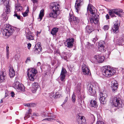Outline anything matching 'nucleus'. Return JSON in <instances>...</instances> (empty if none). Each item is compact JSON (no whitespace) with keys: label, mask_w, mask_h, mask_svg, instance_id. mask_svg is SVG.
Listing matches in <instances>:
<instances>
[{"label":"nucleus","mask_w":124,"mask_h":124,"mask_svg":"<svg viewBox=\"0 0 124 124\" xmlns=\"http://www.w3.org/2000/svg\"><path fill=\"white\" fill-rule=\"evenodd\" d=\"M37 8V7L36 6L34 5L33 7V11H34L36 9V8Z\"/></svg>","instance_id":"nucleus-53"},{"label":"nucleus","mask_w":124,"mask_h":124,"mask_svg":"<svg viewBox=\"0 0 124 124\" xmlns=\"http://www.w3.org/2000/svg\"><path fill=\"white\" fill-rule=\"evenodd\" d=\"M97 106V102L95 101H93V107L96 108Z\"/></svg>","instance_id":"nucleus-39"},{"label":"nucleus","mask_w":124,"mask_h":124,"mask_svg":"<svg viewBox=\"0 0 124 124\" xmlns=\"http://www.w3.org/2000/svg\"><path fill=\"white\" fill-rule=\"evenodd\" d=\"M114 10L116 11V12H115L116 14L118 15V16L120 17L122 15L120 14L121 13L123 12L122 9H114Z\"/></svg>","instance_id":"nucleus-29"},{"label":"nucleus","mask_w":124,"mask_h":124,"mask_svg":"<svg viewBox=\"0 0 124 124\" xmlns=\"http://www.w3.org/2000/svg\"><path fill=\"white\" fill-rule=\"evenodd\" d=\"M26 36L27 40H31L34 39V36L30 31H29L26 33Z\"/></svg>","instance_id":"nucleus-22"},{"label":"nucleus","mask_w":124,"mask_h":124,"mask_svg":"<svg viewBox=\"0 0 124 124\" xmlns=\"http://www.w3.org/2000/svg\"><path fill=\"white\" fill-rule=\"evenodd\" d=\"M37 2V0H33V3H35Z\"/></svg>","instance_id":"nucleus-60"},{"label":"nucleus","mask_w":124,"mask_h":124,"mask_svg":"<svg viewBox=\"0 0 124 124\" xmlns=\"http://www.w3.org/2000/svg\"><path fill=\"white\" fill-rule=\"evenodd\" d=\"M93 87L94 88V90L95 93L96 92V91L98 90L99 89V86L98 84L97 83L94 82L93 83Z\"/></svg>","instance_id":"nucleus-31"},{"label":"nucleus","mask_w":124,"mask_h":124,"mask_svg":"<svg viewBox=\"0 0 124 124\" xmlns=\"http://www.w3.org/2000/svg\"><path fill=\"white\" fill-rule=\"evenodd\" d=\"M27 47H28V48L29 49L31 47V44L30 43H28L27 44Z\"/></svg>","instance_id":"nucleus-52"},{"label":"nucleus","mask_w":124,"mask_h":124,"mask_svg":"<svg viewBox=\"0 0 124 124\" xmlns=\"http://www.w3.org/2000/svg\"><path fill=\"white\" fill-rule=\"evenodd\" d=\"M6 57L7 58V59H8L9 58V47L7 45L6 47Z\"/></svg>","instance_id":"nucleus-36"},{"label":"nucleus","mask_w":124,"mask_h":124,"mask_svg":"<svg viewBox=\"0 0 124 124\" xmlns=\"http://www.w3.org/2000/svg\"><path fill=\"white\" fill-rule=\"evenodd\" d=\"M112 100H111L110 102L112 104V103L114 106L116 107L120 104V102L121 100V99L118 97H117L114 98L113 99H112Z\"/></svg>","instance_id":"nucleus-12"},{"label":"nucleus","mask_w":124,"mask_h":124,"mask_svg":"<svg viewBox=\"0 0 124 124\" xmlns=\"http://www.w3.org/2000/svg\"><path fill=\"white\" fill-rule=\"evenodd\" d=\"M82 70L83 73L85 75H88L90 73V70L88 67L84 64L82 65Z\"/></svg>","instance_id":"nucleus-17"},{"label":"nucleus","mask_w":124,"mask_h":124,"mask_svg":"<svg viewBox=\"0 0 124 124\" xmlns=\"http://www.w3.org/2000/svg\"><path fill=\"white\" fill-rule=\"evenodd\" d=\"M11 96L12 97H13L14 96V95H15V94L13 92H12L11 93Z\"/></svg>","instance_id":"nucleus-56"},{"label":"nucleus","mask_w":124,"mask_h":124,"mask_svg":"<svg viewBox=\"0 0 124 124\" xmlns=\"http://www.w3.org/2000/svg\"><path fill=\"white\" fill-rule=\"evenodd\" d=\"M106 17L107 19H109V16L108 14H107L106 16Z\"/></svg>","instance_id":"nucleus-54"},{"label":"nucleus","mask_w":124,"mask_h":124,"mask_svg":"<svg viewBox=\"0 0 124 124\" xmlns=\"http://www.w3.org/2000/svg\"><path fill=\"white\" fill-rule=\"evenodd\" d=\"M3 102V101L2 100V99H1V101H0V103H2V102Z\"/></svg>","instance_id":"nucleus-64"},{"label":"nucleus","mask_w":124,"mask_h":124,"mask_svg":"<svg viewBox=\"0 0 124 124\" xmlns=\"http://www.w3.org/2000/svg\"><path fill=\"white\" fill-rule=\"evenodd\" d=\"M23 16L24 17L26 16L27 15V13L26 11L23 13Z\"/></svg>","instance_id":"nucleus-48"},{"label":"nucleus","mask_w":124,"mask_h":124,"mask_svg":"<svg viewBox=\"0 0 124 124\" xmlns=\"http://www.w3.org/2000/svg\"><path fill=\"white\" fill-rule=\"evenodd\" d=\"M120 24L118 23H115L114 25L112 27L111 31H112L114 33H117L119 32V28Z\"/></svg>","instance_id":"nucleus-14"},{"label":"nucleus","mask_w":124,"mask_h":124,"mask_svg":"<svg viewBox=\"0 0 124 124\" xmlns=\"http://www.w3.org/2000/svg\"><path fill=\"white\" fill-rule=\"evenodd\" d=\"M83 3V0H76L75 5L76 11L78 13L80 10V7Z\"/></svg>","instance_id":"nucleus-11"},{"label":"nucleus","mask_w":124,"mask_h":124,"mask_svg":"<svg viewBox=\"0 0 124 124\" xmlns=\"http://www.w3.org/2000/svg\"><path fill=\"white\" fill-rule=\"evenodd\" d=\"M60 5L56 2H53L50 5V8L52 9L53 10L55 11L58 12L59 11L60 8Z\"/></svg>","instance_id":"nucleus-8"},{"label":"nucleus","mask_w":124,"mask_h":124,"mask_svg":"<svg viewBox=\"0 0 124 124\" xmlns=\"http://www.w3.org/2000/svg\"><path fill=\"white\" fill-rule=\"evenodd\" d=\"M51 115H49V114L48 113V118L45 119L43 120H47L48 121H52V120L54 119L55 118V116L53 115L52 114H50Z\"/></svg>","instance_id":"nucleus-24"},{"label":"nucleus","mask_w":124,"mask_h":124,"mask_svg":"<svg viewBox=\"0 0 124 124\" xmlns=\"http://www.w3.org/2000/svg\"><path fill=\"white\" fill-rule=\"evenodd\" d=\"M109 28V27L108 25L104 26L103 28V29L105 31L107 30Z\"/></svg>","instance_id":"nucleus-41"},{"label":"nucleus","mask_w":124,"mask_h":124,"mask_svg":"<svg viewBox=\"0 0 124 124\" xmlns=\"http://www.w3.org/2000/svg\"><path fill=\"white\" fill-rule=\"evenodd\" d=\"M79 124H85L86 121L84 116H79L78 119Z\"/></svg>","instance_id":"nucleus-23"},{"label":"nucleus","mask_w":124,"mask_h":124,"mask_svg":"<svg viewBox=\"0 0 124 124\" xmlns=\"http://www.w3.org/2000/svg\"><path fill=\"white\" fill-rule=\"evenodd\" d=\"M8 14L4 12L2 15V16L3 19L6 21L8 18Z\"/></svg>","instance_id":"nucleus-35"},{"label":"nucleus","mask_w":124,"mask_h":124,"mask_svg":"<svg viewBox=\"0 0 124 124\" xmlns=\"http://www.w3.org/2000/svg\"><path fill=\"white\" fill-rule=\"evenodd\" d=\"M37 73V70L33 68L29 69L28 70L27 75L29 79L33 81L35 79V76Z\"/></svg>","instance_id":"nucleus-2"},{"label":"nucleus","mask_w":124,"mask_h":124,"mask_svg":"<svg viewBox=\"0 0 124 124\" xmlns=\"http://www.w3.org/2000/svg\"><path fill=\"white\" fill-rule=\"evenodd\" d=\"M57 12L54 11H54L53 10V11L49 14V16L51 17L55 18L57 16Z\"/></svg>","instance_id":"nucleus-25"},{"label":"nucleus","mask_w":124,"mask_h":124,"mask_svg":"<svg viewBox=\"0 0 124 124\" xmlns=\"http://www.w3.org/2000/svg\"><path fill=\"white\" fill-rule=\"evenodd\" d=\"M101 70L104 76L108 78L112 76L116 73V71L109 66H104L102 68Z\"/></svg>","instance_id":"nucleus-1"},{"label":"nucleus","mask_w":124,"mask_h":124,"mask_svg":"<svg viewBox=\"0 0 124 124\" xmlns=\"http://www.w3.org/2000/svg\"><path fill=\"white\" fill-rule=\"evenodd\" d=\"M111 83V87L112 91L113 92L115 93V92H116L117 90L118 86V84L116 80H114L112 81Z\"/></svg>","instance_id":"nucleus-16"},{"label":"nucleus","mask_w":124,"mask_h":124,"mask_svg":"<svg viewBox=\"0 0 124 124\" xmlns=\"http://www.w3.org/2000/svg\"><path fill=\"white\" fill-rule=\"evenodd\" d=\"M93 87V85H91L90 86L88 91V93L89 94L92 96L93 95V91H92Z\"/></svg>","instance_id":"nucleus-30"},{"label":"nucleus","mask_w":124,"mask_h":124,"mask_svg":"<svg viewBox=\"0 0 124 124\" xmlns=\"http://www.w3.org/2000/svg\"><path fill=\"white\" fill-rule=\"evenodd\" d=\"M14 31V29L11 26H9L4 29L2 32L3 35H4L6 38H8L13 33Z\"/></svg>","instance_id":"nucleus-3"},{"label":"nucleus","mask_w":124,"mask_h":124,"mask_svg":"<svg viewBox=\"0 0 124 124\" xmlns=\"http://www.w3.org/2000/svg\"><path fill=\"white\" fill-rule=\"evenodd\" d=\"M99 50L102 52H105L107 49V47L105 46V42L103 41H101L98 43Z\"/></svg>","instance_id":"nucleus-5"},{"label":"nucleus","mask_w":124,"mask_h":124,"mask_svg":"<svg viewBox=\"0 0 124 124\" xmlns=\"http://www.w3.org/2000/svg\"><path fill=\"white\" fill-rule=\"evenodd\" d=\"M36 46H37L38 47H41L40 43L39 42L36 45Z\"/></svg>","instance_id":"nucleus-51"},{"label":"nucleus","mask_w":124,"mask_h":124,"mask_svg":"<svg viewBox=\"0 0 124 124\" xmlns=\"http://www.w3.org/2000/svg\"><path fill=\"white\" fill-rule=\"evenodd\" d=\"M70 17L69 19V20L70 22L75 23H78L79 20L78 18L76 17L70 15Z\"/></svg>","instance_id":"nucleus-18"},{"label":"nucleus","mask_w":124,"mask_h":124,"mask_svg":"<svg viewBox=\"0 0 124 124\" xmlns=\"http://www.w3.org/2000/svg\"><path fill=\"white\" fill-rule=\"evenodd\" d=\"M115 10H114V9H113L112 10H110L109 12V13L110 16H112V15H113V14L114 13L116 14L115 12H116V11H115Z\"/></svg>","instance_id":"nucleus-37"},{"label":"nucleus","mask_w":124,"mask_h":124,"mask_svg":"<svg viewBox=\"0 0 124 124\" xmlns=\"http://www.w3.org/2000/svg\"><path fill=\"white\" fill-rule=\"evenodd\" d=\"M44 15V9H41L40 12V13L39 15V17L41 20L42 17Z\"/></svg>","instance_id":"nucleus-33"},{"label":"nucleus","mask_w":124,"mask_h":124,"mask_svg":"<svg viewBox=\"0 0 124 124\" xmlns=\"http://www.w3.org/2000/svg\"><path fill=\"white\" fill-rule=\"evenodd\" d=\"M64 59L66 60L67 59V58L66 56H64Z\"/></svg>","instance_id":"nucleus-61"},{"label":"nucleus","mask_w":124,"mask_h":124,"mask_svg":"<svg viewBox=\"0 0 124 124\" xmlns=\"http://www.w3.org/2000/svg\"><path fill=\"white\" fill-rule=\"evenodd\" d=\"M66 72V71L65 69L62 68L60 76L61 79L62 81H64Z\"/></svg>","instance_id":"nucleus-19"},{"label":"nucleus","mask_w":124,"mask_h":124,"mask_svg":"<svg viewBox=\"0 0 124 124\" xmlns=\"http://www.w3.org/2000/svg\"><path fill=\"white\" fill-rule=\"evenodd\" d=\"M16 10L15 12H16L17 11H20L22 9V7L20 4H16L15 7Z\"/></svg>","instance_id":"nucleus-28"},{"label":"nucleus","mask_w":124,"mask_h":124,"mask_svg":"<svg viewBox=\"0 0 124 124\" xmlns=\"http://www.w3.org/2000/svg\"><path fill=\"white\" fill-rule=\"evenodd\" d=\"M68 55H69V57H70L71 55V53H68Z\"/></svg>","instance_id":"nucleus-63"},{"label":"nucleus","mask_w":124,"mask_h":124,"mask_svg":"<svg viewBox=\"0 0 124 124\" xmlns=\"http://www.w3.org/2000/svg\"><path fill=\"white\" fill-rule=\"evenodd\" d=\"M39 87L38 83L37 82H35L32 84V88L31 89V91L34 93L36 92L37 89Z\"/></svg>","instance_id":"nucleus-20"},{"label":"nucleus","mask_w":124,"mask_h":124,"mask_svg":"<svg viewBox=\"0 0 124 124\" xmlns=\"http://www.w3.org/2000/svg\"><path fill=\"white\" fill-rule=\"evenodd\" d=\"M9 74L11 78L13 77L15 75V72L13 68H10L9 69Z\"/></svg>","instance_id":"nucleus-26"},{"label":"nucleus","mask_w":124,"mask_h":124,"mask_svg":"<svg viewBox=\"0 0 124 124\" xmlns=\"http://www.w3.org/2000/svg\"><path fill=\"white\" fill-rule=\"evenodd\" d=\"M74 41V40L72 38H69L67 40V47L69 48H71L73 46V43Z\"/></svg>","instance_id":"nucleus-21"},{"label":"nucleus","mask_w":124,"mask_h":124,"mask_svg":"<svg viewBox=\"0 0 124 124\" xmlns=\"http://www.w3.org/2000/svg\"><path fill=\"white\" fill-rule=\"evenodd\" d=\"M99 13L97 9L93 7V23L96 24H98L99 21Z\"/></svg>","instance_id":"nucleus-6"},{"label":"nucleus","mask_w":124,"mask_h":124,"mask_svg":"<svg viewBox=\"0 0 124 124\" xmlns=\"http://www.w3.org/2000/svg\"><path fill=\"white\" fill-rule=\"evenodd\" d=\"M96 124H104V122L102 121H98L97 122Z\"/></svg>","instance_id":"nucleus-46"},{"label":"nucleus","mask_w":124,"mask_h":124,"mask_svg":"<svg viewBox=\"0 0 124 124\" xmlns=\"http://www.w3.org/2000/svg\"><path fill=\"white\" fill-rule=\"evenodd\" d=\"M107 94L105 92H101L100 94V98L99 100L101 103L102 104H104L105 102L106 99L107 97Z\"/></svg>","instance_id":"nucleus-7"},{"label":"nucleus","mask_w":124,"mask_h":124,"mask_svg":"<svg viewBox=\"0 0 124 124\" xmlns=\"http://www.w3.org/2000/svg\"><path fill=\"white\" fill-rule=\"evenodd\" d=\"M93 6L92 5L89 4L87 8L88 11H89L92 14V16H90V20L91 23L93 24Z\"/></svg>","instance_id":"nucleus-10"},{"label":"nucleus","mask_w":124,"mask_h":124,"mask_svg":"<svg viewBox=\"0 0 124 124\" xmlns=\"http://www.w3.org/2000/svg\"><path fill=\"white\" fill-rule=\"evenodd\" d=\"M19 55L18 54H16L14 57L15 59L16 60H18L19 58Z\"/></svg>","instance_id":"nucleus-40"},{"label":"nucleus","mask_w":124,"mask_h":124,"mask_svg":"<svg viewBox=\"0 0 124 124\" xmlns=\"http://www.w3.org/2000/svg\"><path fill=\"white\" fill-rule=\"evenodd\" d=\"M119 40L121 42H122L124 41V36H123L122 37H121L119 39Z\"/></svg>","instance_id":"nucleus-44"},{"label":"nucleus","mask_w":124,"mask_h":124,"mask_svg":"<svg viewBox=\"0 0 124 124\" xmlns=\"http://www.w3.org/2000/svg\"><path fill=\"white\" fill-rule=\"evenodd\" d=\"M8 95V92L7 90H6L5 97H7Z\"/></svg>","instance_id":"nucleus-50"},{"label":"nucleus","mask_w":124,"mask_h":124,"mask_svg":"<svg viewBox=\"0 0 124 124\" xmlns=\"http://www.w3.org/2000/svg\"><path fill=\"white\" fill-rule=\"evenodd\" d=\"M41 65V63L40 62H38L37 63V65L38 66H39Z\"/></svg>","instance_id":"nucleus-59"},{"label":"nucleus","mask_w":124,"mask_h":124,"mask_svg":"<svg viewBox=\"0 0 124 124\" xmlns=\"http://www.w3.org/2000/svg\"><path fill=\"white\" fill-rule=\"evenodd\" d=\"M68 98L67 97H66L65 99V100H64V102H63L64 103H65L68 100Z\"/></svg>","instance_id":"nucleus-55"},{"label":"nucleus","mask_w":124,"mask_h":124,"mask_svg":"<svg viewBox=\"0 0 124 124\" xmlns=\"http://www.w3.org/2000/svg\"><path fill=\"white\" fill-rule=\"evenodd\" d=\"M88 30H87V31L89 33H90L93 31V30L92 29L90 30L89 28H88Z\"/></svg>","instance_id":"nucleus-49"},{"label":"nucleus","mask_w":124,"mask_h":124,"mask_svg":"<svg viewBox=\"0 0 124 124\" xmlns=\"http://www.w3.org/2000/svg\"><path fill=\"white\" fill-rule=\"evenodd\" d=\"M56 96L57 98L60 97L62 96L60 94L56 95Z\"/></svg>","instance_id":"nucleus-57"},{"label":"nucleus","mask_w":124,"mask_h":124,"mask_svg":"<svg viewBox=\"0 0 124 124\" xmlns=\"http://www.w3.org/2000/svg\"><path fill=\"white\" fill-rule=\"evenodd\" d=\"M105 57L104 56H100L99 55H97L94 56L93 58V60L94 62L97 63V62L101 63L104 61Z\"/></svg>","instance_id":"nucleus-9"},{"label":"nucleus","mask_w":124,"mask_h":124,"mask_svg":"<svg viewBox=\"0 0 124 124\" xmlns=\"http://www.w3.org/2000/svg\"><path fill=\"white\" fill-rule=\"evenodd\" d=\"M93 101L92 100H91L90 101H89V105L90 107H93Z\"/></svg>","instance_id":"nucleus-42"},{"label":"nucleus","mask_w":124,"mask_h":124,"mask_svg":"<svg viewBox=\"0 0 124 124\" xmlns=\"http://www.w3.org/2000/svg\"><path fill=\"white\" fill-rule=\"evenodd\" d=\"M30 58L28 57L27 59L26 60V63H27L28 62H30Z\"/></svg>","instance_id":"nucleus-47"},{"label":"nucleus","mask_w":124,"mask_h":124,"mask_svg":"<svg viewBox=\"0 0 124 124\" xmlns=\"http://www.w3.org/2000/svg\"><path fill=\"white\" fill-rule=\"evenodd\" d=\"M75 97L76 96L75 94L73 93L72 96V101L73 102H74L75 101Z\"/></svg>","instance_id":"nucleus-43"},{"label":"nucleus","mask_w":124,"mask_h":124,"mask_svg":"<svg viewBox=\"0 0 124 124\" xmlns=\"http://www.w3.org/2000/svg\"><path fill=\"white\" fill-rule=\"evenodd\" d=\"M98 39L97 38H93V42H94V40H95V41H96Z\"/></svg>","instance_id":"nucleus-58"},{"label":"nucleus","mask_w":124,"mask_h":124,"mask_svg":"<svg viewBox=\"0 0 124 124\" xmlns=\"http://www.w3.org/2000/svg\"><path fill=\"white\" fill-rule=\"evenodd\" d=\"M35 50H36L37 51H38L39 52L41 51L42 50V48L40 47H38V48H35Z\"/></svg>","instance_id":"nucleus-45"},{"label":"nucleus","mask_w":124,"mask_h":124,"mask_svg":"<svg viewBox=\"0 0 124 124\" xmlns=\"http://www.w3.org/2000/svg\"><path fill=\"white\" fill-rule=\"evenodd\" d=\"M13 86L15 89L17 90L21 91L24 92V88L23 85L20 83L18 81L15 82L13 84Z\"/></svg>","instance_id":"nucleus-4"},{"label":"nucleus","mask_w":124,"mask_h":124,"mask_svg":"<svg viewBox=\"0 0 124 124\" xmlns=\"http://www.w3.org/2000/svg\"><path fill=\"white\" fill-rule=\"evenodd\" d=\"M32 112V110L30 109H29L28 110V112L26 113L25 115V116L24 117L25 120H26V119L29 117L30 115L31 114Z\"/></svg>","instance_id":"nucleus-32"},{"label":"nucleus","mask_w":124,"mask_h":124,"mask_svg":"<svg viewBox=\"0 0 124 124\" xmlns=\"http://www.w3.org/2000/svg\"><path fill=\"white\" fill-rule=\"evenodd\" d=\"M8 0H1V1H2L3 2H5L6 1H8Z\"/></svg>","instance_id":"nucleus-62"},{"label":"nucleus","mask_w":124,"mask_h":124,"mask_svg":"<svg viewBox=\"0 0 124 124\" xmlns=\"http://www.w3.org/2000/svg\"><path fill=\"white\" fill-rule=\"evenodd\" d=\"M14 16L15 17H17V18L19 19H20L21 18L20 16L18 15V14L16 13V12H15V14L14 15Z\"/></svg>","instance_id":"nucleus-38"},{"label":"nucleus","mask_w":124,"mask_h":124,"mask_svg":"<svg viewBox=\"0 0 124 124\" xmlns=\"http://www.w3.org/2000/svg\"><path fill=\"white\" fill-rule=\"evenodd\" d=\"M4 4L6 6L4 10V12L8 14L10 12V6L9 4L8 1L3 2Z\"/></svg>","instance_id":"nucleus-15"},{"label":"nucleus","mask_w":124,"mask_h":124,"mask_svg":"<svg viewBox=\"0 0 124 124\" xmlns=\"http://www.w3.org/2000/svg\"><path fill=\"white\" fill-rule=\"evenodd\" d=\"M7 77L5 72L4 70H2L0 72V83L4 82L7 79Z\"/></svg>","instance_id":"nucleus-13"},{"label":"nucleus","mask_w":124,"mask_h":124,"mask_svg":"<svg viewBox=\"0 0 124 124\" xmlns=\"http://www.w3.org/2000/svg\"><path fill=\"white\" fill-rule=\"evenodd\" d=\"M24 105L25 106L31 107H35L36 106L35 104L34 103L24 104Z\"/></svg>","instance_id":"nucleus-34"},{"label":"nucleus","mask_w":124,"mask_h":124,"mask_svg":"<svg viewBox=\"0 0 124 124\" xmlns=\"http://www.w3.org/2000/svg\"><path fill=\"white\" fill-rule=\"evenodd\" d=\"M59 28L57 27H54L52 30L51 33L53 35H55L57 32H58Z\"/></svg>","instance_id":"nucleus-27"}]
</instances>
